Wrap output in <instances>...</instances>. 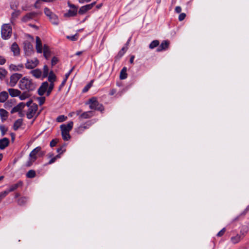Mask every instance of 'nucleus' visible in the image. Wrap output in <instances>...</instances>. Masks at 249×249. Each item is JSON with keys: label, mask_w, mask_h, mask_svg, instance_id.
I'll use <instances>...</instances> for the list:
<instances>
[{"label": "nucleus", "mask_w": 249, "mask_h": 249, "mask_svg": "<svg viewBox=\"0 0 249 249\" xmlns=\"http://www.w3.org/2000/svg\"><path fill=\"white\" fill-rule=\"evenodd\" d=\"M73 124L72 122H70L67 124H63L60 125L62 136L64 141H68L71 139L70 131L72 129Z\"/></svg>", "instance_id": "obj_2"}, {"label": "nucleus", "mask_w": 249, "mask_h": 249, "mask_svg": "<svg viewBox=\"0 0 249 249\" xmlns=\"http://www.w3.org/2000/svg\"><path fill=\"white\" fill-rule=\"evenodd\" d=\"M12 29L11 26L9 24H3L1 27V35L3 39L6 40L10 38L11 36Z\"/></svg>", "instance_id": "obj_3"}, {"label": "nucleus", "mask_w": 249, "mask_h": 249, "mask_svg": "<svg viewBox=\"0 0 249 249\" xmlns=\"http://www.w3.org/2000/svg\"><path fill=\"white\" fill-rule=\"evenodd\" d=\"M93 83V81H91L89 83L88 85H87L83 89V92H86L88 91V90L90 89V88L91 87L92 84Z\"/></svg>", "instance_id": "obj_42"}, {"label": "nucleus", "mask_w": 249, "mask_h": 249, "mask_svg": "<svg viewBox=\"0 0 249 249\" xmlns=\"http://www.w3.org/2000/svg\"><path fill=\"white\" fill-rule=\"evenodd\" d=\"M9 144V140L7 138L0 139V149H4Z\"/></svg>", "instance_id": "obj_19"}, {"label": "nucleus", "mask_w": 249, "mask_h": 249, "mask_svg": "<svg viewBox=\"0 0 249 249\" xmlns=\"http://www.w3.org/2000/svg\"><path fill=\"white\" fill-rule=\"evenodd\" d=\"M91 0H78V1L79 3H84L85 2H89Z\"/></svg>", "instance_id": "obj_63"}, {"label": "nucleus", "mask_w": 249, "mask_h": 249, "mask_svg": "<svg viewBox=\"0 0 249 249\" xmlns=\"http://www.w3.org/2000/svg\"><path fill=\"white\" fill-rule=\"evenodd\" d=\"M38 109V106L36 104H33L30 106L26 113L27 118L29 119H32L36 114Z\"/></svg>", "instance_id": "obj_8"}, {"label": "nucleus", "mask_w": 249, "mask_h": 249, "mask_svg": "<svg viewBox=\"0 0 249 249\" xmlns=\"http://www.w3.org/2000/svg\"><path fill=\"white\" fill-rule=\"evenodd\" d=\"M45 155V152L42 151V148L40 146H37L30 153V159L33 161H36L38 157H43Z\"/></svg>", "instance_id": "obj_4"}, {"label": "nucleus", "mask_w": 249, "mask_h": 249, "mask_svg": "<svg viewBox=\"0 0 249 249\" xmlns=\"http://www.w3.org/2000/svg\"><path fill=\"white\" fill-rule=\"evenodd\" d=\"M48 86L49 84L47 82H43L38 89V94L40 96L43 95L47 92Z\"/></svg>", "instance_id": "obj_11"}, {"label": "nucleus", "mask_w": 249, "mask_h": 249, "mask_svg": "<svg viewBox=\"0 0 249 249\" xmlns=\"http://www.w3.org/2000/svg\"><path fill=\"white\" fill-rule=\"evenodd\" d=\"M27 201V197H22L18 200V204L20 206L24 205L26 203Z\"/></svg>", "instance_id": "obj_37"}, {"label": "nucleus", "mask_w": 249, "mask_h": 249, "mask_svg": "<svg viewBox=\"0 0 249 249\" xmlns=\"http://www.w3.org/2000/svg\"><path fill=\"white\" fill-rule=\"evenodd\" d=\"M0 131L2 136L5 135L6 132L8 131V128L4 125H0Z\"/></svg>", "instance_id": "obj_38"}, {"label": "nucleus", "mask_w": 249, "mask_h": 249, "mask_svg": "<svg viewBox=\"0 0 249 249\" xmlns=\"http://www.w3.org/2000/svg\"><path fill=\"white\" fill-rule=\"evenodd\" d=\"M159 45V41L157 40L152 41L149 45V48L151 49L155 48Z\"/></svg>", "instance_id": "obj_36"}, {"label": "nucleus", "mask_w": 249, "mask_h": 249, "mask_svg": "<svg viewBox=\"0 0 249 249\" xmlns=\"http://www.w3.org/2000/svg\"><path fill=\"white\" fill-rule=\"evenodd\" d=\"M18 86L21 90H26L29 92L35 89L36 84L32 79L24 77L19 81Z\"/></svg>", "instance_id": "obj_1"}, {"label": "nucleus", "mask_w": 249, "mask_h": 249, "mask_svg": "<svg viewBox=\"0 0 249 249\" xmlns=\"http://www.w3.org/2000/svg\"><path fill=\"white\" fill-rule=\"evenodd\" d=\"M96 4V2H93L90 4L84 5L87 11L90 10Z\"/></svg>", "instance_id": "obj_46"}, {"label": "nucleus", "mask_w": 249, "mask_h": 249, "mask_svg": "<svg viewBox=\"0 0 249 249\" xmlns=\"http://www.w3.org/2000/svg\"><path fill=\"white\" fill-rule=\"evenodd\" d=\"M127 68L126 67H124L121 71L120 74V79L121 80H124L127 78V74L126 73Z\"/></svg>", "instance_id": "obj_25"}, {"label": "nucleus", "mask_w": 249, "mask_h": 249, "mask_svg": "<svg viewBox=\"0 0 249 249\" xmlns=\"http://www.w3.org/2000/svg\"><path fill=\"white\" fill-rule=\"evenodd\" d=\"M67 118V117L64 115H60L57 117L56 121L58 122L61 123L65 121Z\"/></svg>", "instance_id": "obj_40"}, {"label": "nucleus", "mask_w": 249, "mask_h": 249, "mask_svg": "<svg viewBox=\"0 0 249 249\" xmlns=\"http://www.w3.org/2000/svg\"><path fill=\"white\" fill-rule=\"evenodd\" d=\"M68 38L70 39L72 41H75L77 40V37L76 35L72 36H68Z\"/></svg>", "instance_id": "obj_58"}, {"label": "nucleus", "mask_w": 249, "mask_h": 249, "mask_svg": "<svg viewBox=\"0 0 249 249\" xmlns=\"http://www.w3.org/2000/svg\"><path fill=\"white\" fill-rule=\"evenodd\" d=\"M44 13L45 14V15L48 17L49 18L53 14V12H52L51 11V10L48 8H45L44 9Z\"/></svg>", "instance_id": "obj_43"}, {"label": "nucleus", "mask_w": 249, "mask_h": 249, "mask_svg": "<svg viewBox=\"0 0 249 249\" xmlns=\"http://www.w3.org/2000/svg\"><path fill=\"white\" fill-rule=\"evenodd\" d=\"M12 107V102L8 101L7 102L5 103L4 104V107L8 109L9 107Z\"/></svg>", "instance_id": "obj_56"}, {"label": "nucleus", "mask_w": 249, "mask_h": 249, "mask_svg": "<svg viewBox=\"0 0 249 249\" xmlns=\"http://www.w3.org/2000/svg\"><path fill=\"white\" fill-rule=\"evenodd\" d=\"M10 50L15 56H18L20 54V49L16 42H14L12 44Z\"/></svg>", "instance_id": "obj_12"}, {"label": "nucleus", "mask_w": 249, "mask_h": 249, "mask_svg": "<svg viewBox=\"0 0 249 249\" xmlns=\"http://www.w3.org/2000/svg\"><path fill=\"white\" fill-rule=\"evenodd\" d=\"M39 63V61L36 58L33 59H28L25 64V67L27 69H33L36 67Z\"/></svg>", "instance_id": "obj_9"}, {"label": "nucleus", "mask_w": 249, "mask_h": 249, "mask_svg": "<svg viewBox=\"0 0 249 249\" xmlns=\"http://www.w3.org/2000/svg\"><path fill=\"white\" fill-rule=\"evenodd\" d=\"M225 231H226L225 228H223L220 231H219L217 233V236L218 237H220V236H222L224 234V233H225Z\"/></svg>", "instance_id": "obj_50"}, {"label": "nucleus", "mask_w": 249, "mask_h": 249, "mask_svg": "<svg viewBox=\"0 0 249 249\" xmlns=\"http://www.w3.org/2000/svg\"><path fill=\"white\" fill-rule=\"evenodd\" d=\"M58 62V58L57 57L54 56L52 58V61H51V64H52V66H53L55 65H56L57 63Z\"/></svg>", "instance_id": "obj_49"}, {"label": "nucleus", "mask_w": 249, "mask_h": 249, "mask_svg": "<svg viewBox=\"0 0 249 249\" xmlns=\"http://www.w3.org/2000/svg\"><path fill=\"white\" fill-rule=\"evenodd\" d=\"M56 80V76L53 71H51L48 74V81L50 82H54Z\"/></svg>", "instance_id": "obj_33"}, {"label": "nucleus", "mask_w": 249, "mask_h": 249, "mask_svg": "<svg viewBox=\"0 0 249 249\" xmlns=\"http://www.w3.org/2000/svg\"><path fill=\"white\" fill-rule=\"evenodd\" d=\"M33 104V103H32V100H30L29 101L27 102L26 103V104H25V106H27L29 108L30 106H32Z\"/></svg>", "instance_id": "obj_61"}, {"label": "nucleus", "mask_w": 249, "mask_h": 249, "mask_svg": "<svg viewBox=\"0 0 249 249\" xmlns=\"http://www.w3.org/2000/svg\"><path fill=\"white\" fill-rule=\"evenodd\" d=\"M5 58L3 56L0 55V65H3L5 63Z\"/></svg>", "instance_id": "obj_53"}, {"label": "nucleus", "mask_w": 249, "mask_h": 249, "mask_svg": "<svg viewBox=\"0 0 249 249\" xmlns=\"http://www.w3.org/2000/svg\"><path fill=\"white\" fill-rule=\"evenodd\" d=\"M42 52H43V55L45 58L47 59H48L51 55V52L49 47L47 45H44Z\"/></svg>", "instance_id": "obj_20"}, {"label": "nucleus", "mask_w": 249, "mask_h": 249, "mask_svg": "<svg viewBox=\"0 0 249 249\" xmlns=\"http://www.w3.org/2000/svg\"><path fill=\"white\" fill-rule=\"evenodd\" d=\"M36 52L38 53H42L43 49H42V44L41 41L40 39V38L38 36L36 37Z\"/></svg>", "instance_id": "obj_15"}, {"label": "nucleus", "mask_w": 249, "mask_h": 249, "mask_svg": "<svg viewBox=\"0 0 249 249\" xmlns=\"http://www.w3.org/2000/svg\"><path fill=\"white\" fill-rule=\"evenodd\" d=\"M24 68L23 65L22 64L16 65L14 64H11L9 66V69L10 71H20Z\"/></svg>", "instance_id": "obj_18"}, {"label": "nucleus", "mask_w": 249, "mask_h": 249, "mask_svg": "<svg viewBox=\"0 0 249 249\" xmlns=\"http://www.w3.org/2000/svg\"><path fill=\"white\" fill-rule=\"evenodd\" d=\"M25 103L23 102L20 103L11 109V113L13 114L17 112H19L20 110H22L25 107Z\"/></svg>", "instance_id": "obj_16"}, {"label": "nucleus", "mask_w": 249, "mask_h": 249, "mask_svg": "<svg viewBox=\"0 0 249 249\" xmlns=\"http://www.w3.org/2000/svg\"><path fill=\"white\" fill-rule=\"evenodd\" d=\"M93 116V112L91 111H86L81 113L79 116L80 119L90 118Z\"/></svg>", "instance_id": "obj_22"}, {"label": "nucleus", "mask_w": 249, "mask_h": 249, "mask_svg": "<svg viewBox=\"0 0 249 249\" xmlns=\"http://www.w3.org/2000/svg\"><path fill=\"white\" fill-rule=\"evenodd\" d=\"M8 92L10 94V95L11 97H17L19 96L21 92L20 90L17 89H8Z\"/></svg>", "instance_id": "obj_21"}, {"label": "nucleus", "mask_w": 249, "mask_h": 249, "mask_svg": "<svg viewBox=\"0 0 249 249\" xmlns=\"http://www.w3.org/2000/svg\"><path fill=\"white\" fill-rule=\"evenodd\" d=\"M20 14V11L19 10H15L14 11L11 15V21L13 22L14 21H15Z\"/></svg>", "instance_id": "obj_32"}, {"label": "nucleus", "mask_w": 249, "mask_h": 249, "mask_svg": "<svg viewBox=\"0 0 249 249\" xmlns=\"http://www.w3.org/2000/svg\"><path fill=\"white\" fill-rule=\"evenodd\" d=\"M87 12V10L86 7H85V6H83L81 7L78 11L79 14H80V15H83Z\"/></svg>", "instance_id": "obj_44"}, {"label": "nucleus", "mask_w": 249, "mask_h": 249, "mask_svg": "<svg viewBox=\"0 0 249 249\" xmlns=\"http://www.w3.org/2000/svg\"><path fill=\"white\" fill-rule=\"evenodd\" d=\"M175 12L177 13H180L181 12V8L180 6H177L175 8Z\"/></svg>", "instance_id": "obj_59"}, {"label": "nucleus", "mask_w": 249, "mask_h": 249, "mask_svg": "<svg viewBox=\"0 0 249 249\" xmlns=\"http://www.w3.org/2000/svg\"><path fill=\"white\" fill-rule=\"evenodd\" d=\"M134 58H135V56L134 55H132V56H131L130 60H129V62L131 64H133V63Z\"/></svg>", "instance_id": "obj_64"}, {"label": "nucleus", "mask_w": 249, "mask_h": 249, "mask_svg": "<svg viewBox=\"0 0 249 249\" xmlns=\"http://www.w3.org/2000/svg\"><path fill=\"white\" fill-rule=\"evenodd\" d=\"M186 17V14L185 13H181L178 17V20L179 21L183 20Z\"/></svg>", "instance_id": "obj_51"}, {"label": "nucleus", "mask_w": 249, "mask_h": 249, "mask_svg": "<svg viewBox=\"0 0 249 249\" xmlns=\"http://www.w3.org/2000/svg\"><path fill=\"white\" fill-rule=\"evenodd\" d=\"M35 161H33V160H32L31 159H30V157H29V160L26 163V166L28 167L31 166Z\"/></svg>", "instance_id": "obj_57"}, {"label": "nucleus", "mask_w": 249, "mask_h": 249, "mask_svg": "<svg viewBox=\"0 0 249 249\" xmlns=\"http://www.w3.org/2000/svg\"><path fill=\"white\" fill-rule=\"evenodd\" d=\"M8 97V94L6 91H2L0 93V102L4 103Z\"/></svg>", "instance_id": "obj_24"}, {"label": "nucleus", "mask_w": 249, "mask_h": 249, "mask_svg": "<svg viewBox=\"0 0 249 249\" xmlns=\"http://www.w3.org/2000/svg\"><path fill=\"white\" fill-rule=\"evenodd\" d=\"M19 98L21 100H25L26 98H29L30 96V94L28 91L24 92L19 95Z\"/></svg>", "instance_id": "obj_34"}, {"label": "nucleus", "mask_w": 249, "mask_h": 249, "mask_svg": "<svg viewBox=\"0 0 249 249\" xmlns=\"http://www.w3.org/2000/svg\"><path fill=\"white\" fill-rule=\"evenodd\" d=\"M6 71L3 69H0V79H2L4 78L6 74Z\"/></svg>", "instance_id": "obj_41"}, {"label": "nucleus", "mask_w": 249, "mask_h": 249, "mask_svg": "<svg viewBox=\"0 0 249 249\" xmlns=\"http://www.w3.org/2000/svg\"><path fill=\"white\" fill-rule=\"evenodd\" d=\"M22 182L21 181H18L17 183L14 184L10 186V188L6 190V192H7V194H8L10 192H13L16 190L18 187L21 186L22 185Z\"/></svg>", "instance_id": "obj_14"}, {"label": "nucleus", "mask_w": 249, "mask_h": 249, "mask_svg": "<svg viewBox=\"0 0 249 249\" xmlns=\"http://www.w3.org/2000/svg\"><path fill=\"white\" fill-rule=\"evenodd\" d=\"M169 42L167 40L163 41L160 45L158 47L157 51L158 52H161L165 50L168 48Z\"/></svg>", "instance_id": "obj_17"}, {"label": "nucleus", "mask_w": 249, "mask_h": 249, "mask_svg": "<svg viewBox=\"0 0 249 249\" xmlns=\"http://www.w3.org/2000/svg\"><path fill=\"white\" fill-rule=\"evenodd\" d=\"M60 157V155L58 154L57 155H56L55 157L52 158L48 162V164H51L53 163H54L55 160H56L58 158H59Z\"/></svg>", "instance_id": "obj_47"}, {"label": "nucleus", "mask_w": 249, "mask_h": 249, "mask_svg": "<svg viewBox=\"0 0 249 249\" xmlns=\"http://www.w3.org/2000/svg\"><path fill=\"white\" fill-rule=\"evenodd\" d=\"M74 69V67L72 68L67 73H66L65 74V79L63 80V81L62 82L60 86V89L62 87H63L65 85V83L69 77V76H70V75L71 74V73L72 72V71H73Z\"/></svg>", "instance_id": "obj_27"}, {"label": "nucleus", "mask_w": 249, "mask_h": 249, "mask_svg": "<svg viewBox=\"0 0 249 249\" xmlns=\"http://www.w3.org/2000/svg\"><path fill=\"white\" fill-rule=\"evenodd\" d=\"M49 69L47 65H44L43 67V76L46 77L48 75Z\"/></svg>", "instance_id": "obj_39"}, {"label": "nucleus", "mask_w": 249, "mask_h": 249, "mask_svg": "<svg viewBox=\"0 0 249 249\" xmlns=\"http://www.w3.org/2000/svg\"><path fill=\"white\" fill-rule=\"evenodd\" d=\"M31 73L34 77L38 78L40 77L42 74V71L40 69H36L32 71Z\"/></svg>", "instance_id": "obj_28"}, {"label": "nucleus", "mask_w": 249, "mask_h": 249, "mask_svg": "<svg viewBox=\"0 0 249 249\" xmlns=\"http://www.w3.org/2000/svg\"><path fill=\"white\" fill-rule=\"evenodd\" d=\"M66 150L64 146H62L60 148H57V152L60 153H63Z\"/></svg>", "instance_id": "obj_55"}, {"label": "nucleus", "mask_w": 249, "mask_h": 249, "mask_svg": "<svg viewBox=\"0 0 249 249\" xmlns=\"http://www.w3.org/2000/svg\"><path fill=\"white\" fill-rule=\"evenodd\" d=\"M242 238L243 237H242L241 235L238 234L236 236L232 237L231 238V241L233 244H236L238 243Z\"/></svg>", "instance_id": "obj_31"}, {"label": "nucleus", "mask_w": 249, "mask_h": 249, "mask_svg": "<svg viewBox=\"0 0 249 249\" xmlns=\"http://www.w3.org/2000/svg\"><path fill=\"white\" fill-rule=\"evenodd\" d=\"M37 100L38 101V103L40 105H43L45 101V97H38L37 98Z\"/></svg>", "instance_id": "obj_48"}, {"label": "nucleus", "mask_w": 249, "mask_h": 249, "mask_svg": "<svg viewBox=\"0 0 249 249\" xmlns=\"http://www.w3.org/2000/svg\"><path fill=\"white\" fill-rule=\"evenodd\" d=\"M36 173L33 170H29L26 174V177L28 178H32L35 177Z\"/></svg>", "instance_id": "obj_35"}, {"label": "nucleus", "mask_w": 249, "mask_h": 249, "mask_svg": "<svg viewBox=\"0 0 249 249\" xmlns=\"http://www.w3.org/2000/svg\"><path fill=\"white\" fill-rule=\"evenodd\" d=\"M68 6L71 9H77V7L73 4L71 3L70 2H68Z\"/></svg>", "instance_id": "obj_54"}, {"label": "nucleus", "mask_w": 249, "mask_h": 249, "mask_svg": "<svg viewBox=\"0 0 249 249\" xmlns=\"http://www.w3.org/2000/svg\"><path fill=\"white\" fill-rule=\"evenodd\" d=\"M77 9H70L68 12L64 14V17H74L77 15Z\"/></svg>", "instance_id": "obj_23"}, {"label": "nucleus", "mask_w": 249, "mask_h": 249, "mask_svg": "<svg viewBox=\"0 0 249 249\" xmlns=\"http://www.w3.org/2000/svg\"><path fill=\"white\" fill-rule=\"evenodd\" d=\"M249 211V206H248L246 209L243 212V213H241L242 215H245L246 213Z\"/></svg>", "instance_id": "obj_62"}, {"label": "nucleus", "mask_w": 249, "mask_h": 249, "mask_svg": "<svg viewBox=\"0 0 249 249\" xmlns=\"http://www.w3.org/2000/svg\"><path fill=\"white\" fill-rule=\"evenodd\" d=\"M50 19L51 22L54 25H58L59 23V20L57 16L54 13L50 17Z\"/></svg>", "instance_id": "obj_26"}, {"label": "nucleus", "mask_w": 249, "mask_h": 249, "mask_svg": "<svg viewBox=\"0 0 249 249\" xmlns=\"http://www.w3.org/2000/svg\"><path fill=\"white\" fill-rule=\"evenodd\" d=\"M22 123V120L21 119H18L15 121L13 125V129L14 130H17L19 127L21 125Z\"/></svg>", "instance_id": "obj_30"}, {"label": "nucleus", "mask_w": 249, "mask_h": 249, "mask_svg": "<svg viewBox=\"0 0 249 249\" xmlns=\"http://www.w3.org/2000/svg\"><path fill=\"white\" fill-rule=\"evenodd\" d=\"M22 77V74L15 73L11 75L10 78V81L8 83L9 86L13 87L16 86L18 81Z\"/></svg>", "instance_id": "obj_7"}, {"label": "nucleus", "mask_w": 249, "mask_h": 249, "mask_svg": "<svg viewBox=\"0 0 249 249\" xmlns=\"http://www.w3.org/2000/svg\"><path fill=\"white\" fill-rule=\"evenodd\" d=\"M93 123L94 122L92 120L86 122L85 124L79 126L76 129V132L78 134H82L86 129H88Z\"/></svg>", "instance_id": "obj_10"}, {"label": "nucleus", "mask_w": 249, "mask_h": 249, "mask_svg": "<svg viewBox=\"0 0 249 249\" xmlns=\"http://www.w3.org/2000/svg\"><path fill=\"white\" fill-rule=\"evenodd\" d=\"M87 104L89 105V108L91 109L97 110L101 111L104 109L102 105L100 104L95 97L90 98Z\"/></svg>", "instance_id": "obj_5"}, {"label": "nucleus", "mask_w": 249, "mask_h": 249, "mask_svg": "<svg viewBox=\"0 0 249 249\" xmlns=\"http://www.w3.org/2000/svg\"><path fill=\"white\" fill-rule=\"evenodd\" d=\"M37 15V13L35 12H32L29 13H27L26 15H25L22 18V21L23 22H27L30 20L33 19L35 17H36Z\"/></svg>", "instance_id": "obj_13"}, {"label": "nucleus", "mask_w": 249, "mask_h": 249, "mask_svg": "<svg viewBox=\"0 0 249 249\" xmlns=\"http://www.w3.org/2000/svg\"><path fill=\"white\" fill-rule=\"evenodd\" d=\"M127 48H125V47H123L121 50L119 51L118 54V56L120 57H121L125 53V52L126 51Z\"/></svg>", "instance_id": "obj_45"}, {"label": "nucleus", "mask_w": 249, "mask_h": 249, "mask_svg": "<svg viewBox=\"0 0 249 249\" xmlns=\"http://www.w3.org/2000/svg\"><path fill=\"white\" fill-rule=\"evenodd\" d=\"M53 89V88L49 87L48 86V89L47 90V96H49L50 94V93H51Z\"/></svg>", "instance_id": "obj_60"}, {"label": "nucleus", "mask_w": 249, "mask_h": 249, "mask_svg": "<svg viewBox=\"0 0 249 249\" xmlns=\"http://www.w3.org/2000/svg\"><path fill=\"white\" fill-rule=\"evenodd\" d=\"M8 113L6 110L3 108L0 109V116L2 120H5L8 117Z\"/></svg>", "instance_id": "obj_29"}, {"label": "nucleus", "mask_w": 249, "mask_h": 249, "mask_svg": "<svg viewBox=\"0 0 249 249\" xmlns=\"http://www.w3.org/2000/svg\"><path fill=\"white\" fill-rule=\"evenodd\" d=\"M57 142L56 141V140H55V139H53V140L51 141V142H50V146L53 147H54L56 145V143H57Z\"/></svg>", "instance_id": "obj_52"}, {"label": "nucleus", "mask_w": 249, "mask_h": 249, "mask_svg": "<svg viewBox=\"0 0 249 249\" xmlns=\"http://www.w3.org/2000/svg\"><path fill=\"white\" fill-rule=\"evenodd\" d=\"M24 51L26 56H31L34 52V48L31 42L28 40L24 41Z\"/></svg>", "instance_id": "obj_6"}]
</instances>
